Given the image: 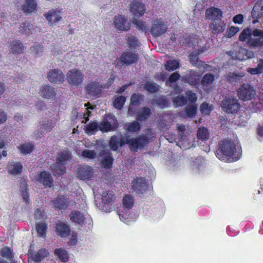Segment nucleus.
<instances>
[{"instance_id": "nucleus-1", "label": "nucleus", "mask_w": 263, "mask_h": 263, "mask_svg": "<svg viewBox=\"0 0 263 263\" xmlns=\"http://www.w3.org/2000/svg\"><path fill=\"white\" fill-rule=\"evenodd\" d=\"M217 157L220 160L231 162L238 160L241 156V148L238 144H235L231 141H225L220 144Z\"/></svg>"}, {"instance_id": "nucleus-2", "label": "nucleus", "mask_w": 263, "mask_h": 263, "mask_svg": "<svg viewBox=\"0 0 263 263\" xmlns=\"http://www.w3.org/2000/svg\"><path fill=\"white\" fill-rule=\"evenodd\" d=\"M148 142V139L145 136H141L138 138H126L123 140L117 136H112L109 141V146L112 151H117L119 147L127 143L133 151L141 149Z\"/></svg>"}, {"instance_id": "nucleus-3", "label": "nucleus", "mask_w": 263, "mask_h": 263, "mask_svg": "<svg viewBox=\"0 0 263 263\" xmlns=\"http://www.w3.org/2000/svg\"><path fill=\"white\" fill-rule=\"evenodd\" d=\"M134 204V200L132 197L125 195L123 199V208L118 210V213L121 221L124 223L130 221V219L134 220L136 216L135 215L132 216L128 214V211L130 209Z\"/></svg>"}, {"instance_id": "nucleus-4", "label": "nucleus", "mask_w": 263, "mask_h": 263, "mask_svg": "<svg viewBox=\"0 0 263 263\" xmlns=\"http://www.w3.org/2000/svg\"><path fill=\"white\" fill-rule=\"evenodd\" d=\"M66 79L69 85L73 87L81 86L83 82L84 73L76 68L69 70L66 75Z\"/></svg>"}, {"instance_id": "nucleus-5", "label": "nucleus", "mask_w": 263, "mask_h": 263, "mask_svg": "<svg viewBox=\"0 0 263 263\" xmlns=\"http://www.w3.org/2000/svg\"><path fill=\"white\" fill-rule=\"evenodd\" d=\"M102 202L99 203L98 206L100 209L106 212H109L114 208L113 202L114 200V196L112 192H105L102 193Z\"/></svg>"}, {"instance_id": "nucleus-6", "label": "nucleus", "mask_w": 263, "mask_h": 263, "mask_svg": "<svg viewBox=\"0 0 263 263\" xmlns=\"http://www.w3.org/2000/svg\"><path fill=\"white\" fill-rule=\"evenodd\" d=\"M118 126V122L115 116H106L99 124L98 127L103 132L115 130Z\"/></svg>"}, {"instance_id": "nucleus-7", "label": "nucleus", "mask_w": 263, "mask_h": 263, "mask_svg": "<svg viewBox=\"0 0 263 263\" xmlns=\"http://www.w3.org/2000/svg\"><path fill=\"white\" fill-rule=\"evenodd\" d=\"M44 16L50 26H57L62 20V12L57 9H52L46 12Z\"/></svg>"}, {"instance_id": "nucleus-8", "label": "nucleus", "mask_w": 263, "mask_h": 263, "mask_svg": "<svg viewBox=\"0 0 263 263\" xmlns=\"http://www.w3.org/2000/svg\"><path fill=\"white\" fill-rule=\"evenodd\" d=\"M70 157V154L69 153L67 152L63 153L58 158L57 162L51 166V170L55 176L62 174L64 172L61 165L66 163Z\"/></svg>"}, {"instance_id": "nucleus-9", "label": "nucleus", "mask_w": 263, "mask_h": 263, "mask_svg": "<svg viewBox=\"0 0 263 263\" xmlns=\"http://www.w3.org/2000/svg\"><path fill=\"white\" fill-rule=\"evenodd\" d=\"M255 94L253 87L248 84L242 85L238 90V98L244 101L251 100Z\"/></svg>"}, {"instance_id": "nucleus-10", "label": "nucleus", "mask_w": 263, "mask_h": 263, "mask_svg": "<svg viewBox=\"0 0 263 263\" xmlns=\"http://www.w3.org/2000/svg\"><path fill=\"white\" fill-rule=\"evenodd\" d=\"M221 107L224 112L228 114L233 113L238 111L239 104L236 98L229 97L222 101Z\"/></svg>"}, {"instance_id": "nucleus-11", "label": "nucleus", "mask_w": 263, "mask_h": 263, "mask_svg": "<svg viewBox=\"0 0 263 263\" xmlns=\"http://www.w3.org/2000/svg\"><path fill=\"white\" fill-rule=\"evenodd\" d=\"M249 46L252 48L263 46V30L255 29L253 30L252 37L249 41Z\"/></svg>"}, {"instance_id": "nucleus-12", "label": "nucleus", "mask_w": 263, "mask_h": 263, "mask_svg": "<svg viewBox=\"0 0 263 263\" xmlns=\"http://www.w3.org/2000/svg\"><path fill=\"white\" fill-rule=\"evenodd\" d=\"M167 29V25L162 18L155 19L153 23L151 32L153 36H158L164 33Z\"/></svg>"}, {"instance_id": "nucleus-13", "label": "nucleus", "mask_w": 263, "mask_h": 263, "mask_svg": "<svg viewBox=\"0 0 263 263\" xmlns=\"http://www.w3.org/2000/svg\"><path fill=\"white\" fill-rule=\"evenodd\" d=\"M70 220L80 225L90 222L89 216L87 214H84L80 212L76 211L71 213L70 215Z\"/></svg>"}, {"instance_id": "nucleus-14", "label": "nucleus", "mask_w": 263, "mask_h": 263, "mask_svg": "<svg viewBox=\"0 0 263 263\" xmlns=\"http://www.w3.org/2000/svg\"><path fill=\"white\" fill-rule=\"evenodd\" d=\"M115 28L119 30H127L130 28V23L124 16L119 15L116 16L114 20Z\"/></svg>"}, {"instance_id": "nucleus-15", "label": "nucleus", "mask_w": 263, "mask_h": 263, "mask_svg": "<svg viewBox=\"0 0 263 263\" xmlns=\"http://www.w3.org/2000/svg\"><path fill=\"white\" fill-rule=\"evenodd\" d=\"M37 180L47 187H51L53 182V179L50 174L46 171L38 173Z\"/></svg>"}, {"instance_id": "nucleus-16", "label": "nucleus", "mask_w": 263, "mask_h": 263, "mask_svg": "<svg viewBox=\"0 0 263 263\" xmlns=\"http://www.w3.org/2000/svg\"><path fill=\"white\" fill-rule=\"evenodd\" d=\"M132 187L134 190L143 193L147 188V183L142 178H137L132 181Z\"/></svg>"}, {"instance_id": "nucleus-17", "label": "nucleus", "mask_w": 263, "mask_h": 263, "mask_svg": "<svg viewBox=\"0 0 263 263\" xmlns=\"http://www.w3.org/2000/svg\"><path fill=\"white\" fill-rule=\"evenodd\" d=\"M138 59L137 54L130 51L123 53L120 58L121 61L126 65H129L136 62Z\"/></svg>"}, {"instance_id": "nucleus-18", "label": "nucleus", "mask_w": 263, "mask_h": 263, "mask_svg": "<svg viewBox=\"0 0 263 263\" xmlns=\"http://www.w3.org/2000/svg\"><path fill=\"white\" fill-rule=\"evenodd\" d=\"M145 10L144 5L138 2L130 4V11L135 16H142Z\"/></svg>"}, {"instance_id": "nucleus-19", "label": "nucleus", "mask_w": 263, "mask_h": 263, "mask_svg": "<svg viewBox=\"0 0 263 263\" xmlns=\"http://www.w3.org/2000/svg\"><path fill=\"white\" fill-rule=\"evenodd\" d=\"M212 32L214 34L222 33L224 31L226 25L221 19H217L212 22L210 26Z\"/></svg>"}, {"instance_id": "nucleus-20", "label": "nucleus", "mask_w": 263, "mask_h": 263, "mask_svg": "<svg viewBox=\"0 0 263 263\" xmlns=\"http://www.w3.org/2000/svg\"><path fill=\"white\" fill-rule=\"evenodd\" d=\"M39 93L42 97L47 99L53 98L55 96L54 89L48 85L42 86L39 89Z\"/></svg>"}, {"instance_id": "nucleus-21", "label": "nucleus", "mask_w": 263, "mask_h": 263, "mask_svg": "<svg viewBox=\"0 0 263 263\" xmlns=\"http://www.w3.org/2000/svg\"><path fill=\"white\" fill-rule=\"evenodd\" d=\"M92 168L88 166L81 167L78 173V177L81 180L90 179L92 177Z\"/></svg>"}, {"instance_id": "nucleus-22", "label": "nucleus", "mask_w": 263, "mask_h": 263, "mask_svg": "<svg viewBox=\"0 0 263 263\" xmlns=\"http://www.w3.org/2000/svg\"><path fill=\"white\" fill-rule=\"evenodd\" d=\"M222 13L221 11L216 8H210L208 9L205 12V15L208 19L211 20H217L221 19Z\"/></svg>"}, {"instance_id": "nucleus-23", "label": "nucleus", "mask_w": 263, "mask_h": 263, "mask_svg": "<svg viewBox=\"0 0 263 263\" xmlns=\"http://www.w3.org/2000/svg\"><path fill=\"white\" fill-rule=\"evenodd\" d=\"M86 90L91 96L97 97L100 93L101 87L98 83L91 82L87 85Z\"/></svg>"}, {"instance_id": "nucleus-24", "label": "nucleus", "mask_w": 263, "mask_h": 263, "mask_svg": "<svg viewBox=\"0 0 263 263\" xmlns=\"http://www.w3.org/2000/svg\"><path fill=\"white\" fill-rule=\"evenodd\" d=\"M48 78L49 80L52 82H58L63 81L64 77L60 70L53 69L48 72Z\"/></svg>"}, {"instance_id": "nucleus-25", "label": "nucleus", "mask_w": 263, "mask_h": 263, "mask_svg": "<svg viewBox=\"0 0 263 263\" xmlns=\"http://www.w3.org/2000/svg\"><path fill=\"white\" fill-rule=\"evenodd\" d=\"M251 15L253 18L263 16V0H260L255 4L251 12Z\"/></svg>"}, {"instance_id": "nucleus-26", "label": "nucleus", "mask_w": 263, "mask_h": 263, "mask_svg": "<svg viewBox=\"0 0 263 263\" xmlns=\"http://www.w3.org/2000/svg\"><path fill=\"white\" fill-rule=\"evenodd\" d=\"M9 50L12 53H20L24 51L25 47L20 41L15 40L10 43Z\"/></svg>"}, {"instance_id": "nucleus-27", "label": "nucleus", "mask_w": 263, "mask_h": 263, "mask_svg": "<svg viewBox=\"0 0 263 263\" xmlns=\"http://www.w3.org/2000/svg\"><path fill=\"white\" fill-rule=\"evenodd\" d=\"M22 9L24 12L27 13L35 12L37 10V3L35 0H26L22 6Z\"/></svg>"}, {"instance_id": "nucleus-28", "label": "nucleus", "mask_w": 263, "mask_h": 263, "mask_svg": "<svg viewBox=\"0 0 263 263\" xmlns=\"http://www.w3.org/2000/svg\"><path fill=\"white\" fill-rule=\"evenodd\" d=\"M57 233L61 237H66L69 234L70 229L68 226L65 223L58 221L57 223Z\"/></svg>"}, {"instance_id": "nucleus-29", "label": "nucleus", "mask_w": 263, "mask_h": 263, "mask_svg": "<svg viewBox=\"0 0 263 263\" xmlns=\"http://www.w3.org/2000/svg\"><path fill=\"white\" fill-rule=\"evenodd\" d=\"M69 202V201L65 197H61L53 201V205L56 208L64 209L68 206Z\"/></svg>"}, {"instance_id": "nucleus-30", "label": "nucleus", "mask_w": 263, "mask_h": 263, "mask_svg": "<svg viewBox=\"0 0 263 263\" xmlns=\"http://www.w3.org/2000/svg\"><path fill=\"white\" fill-rule=\"evenodd\" d=\"M23 165L20 162H13L9 166L8 172L10 174L16 175L21 174Z\"/></svg>"}, {"instance_id": "nucleus-31", "label": "nucleus", "mask_w": 263, "mask_h": 263, "mask_svg": "<svg viewBox=\"0 0 263 263\" xmlns=\"http://www.w3.org/2000/svg\"><path fill=\"white\" fill-rule=\"evenodd\" d=\"M252 35L253 30L249 28H246L240 33L239 36V40L242 42L246 41L248 45L249 46V41L250 40L251 37H252Z\"/></svg>"}, {"instance_id": "nucleus-32", "label": "nucleus", "mask_w": 263, "mask_h": 263, "mask_svg": "<svg viewBox=\"0 0 263 263\" xmlns=\"http://www.w3.org/2000/svg\"><path fill=\"white\" fill-rule=\"evenodd\" d=\"M245 51L244 49L239 48L238 51L236 50L230 51L228 52V54L234 60L242 61L246 59V56L243 54Z\"/></svg>"}, {"instance_id": "nucleus-33", "label": "nucleus", "mask_w": 263, "mask_h": 263, "mask_svg": "<svg viewBox=\"0 0 263 263\" xmlns=\"http://www.w3.org/2000/svg\"><path fill=\"white\" fill-rule=\"evenodd\" d=\"M125 126V129L132 133H138L141 129V125L137 121L127 123Z\"/></svg>"}, {"instance_id": "nucleus-34", "label": "nucleus", "mask_w": 263, "mask_h": 263, "mask_svg": "<svg viewBox=\"0 0 263 263\" xmlns=\"http://www.w3.org/2000/svg\"><path fill=\"white\" fill-rule=\"evenodd\" d=\"M199 74L198 72L191 70L185 77L187 82L192 85L195 84L199 80Z\"/></svg>"}, {"instance_id": "nucleus-35", "label": "nucleus", "mask_w": 263, "mask_h": 263, "mask_svg": "<svg viewBox=\"0 0 263 263\" xmlns=\"http://www.w3.org/2000/svg\"><path fill=\"white\" fill-rule=\"evenodd\" d=\"M151 115V110L148 108L144 107L139 111L137 115L136 119L138 121H144Z\"/></svg>"}, {"instance_id": "nucleus-36", "label": "nucleus", "mask_w": 263, "mask_h": 263, "mask_svg": "<svg viewBox=\"0 0 263 263\" xmlns=\"http://www.w3.org/2000/svg\"><path fill=\"white\" fill-rule=\"evenodd\" d=\"M177 129L179 135L181 138L186 136L192 132L189 126H186L183 124H177Z\"/></svg>"}, {"instance_id": "nucleus-37", "label": "nucleus", "mask_w": 263, "mask_h": 263, "mask_svg": "<svg viewBox=\"0 0 263 263\" xmlns=\"http://www.w3.org/2000/svg\"><path fill=\"white\" fill-rule=\"evenodd\" d=\"M33 29L32 25L30 23L22 24L19 27V32L24 34H29L32 33Z\"/></svg>"}, {"instance_id": "nucleus-38", "label": "nucleus", "mask_w": 263, "mask_h": 263, "mask_svg": "<svg viewBox=\"0 0 263 263\" xmlns=\"http://www.w3.org/2000/svg\"><path fill=\"white\" fill-rule=\"evenodd\" d=\"M54 254L63 262L67 261L69 258L67 252L65 250L61 248L55 249L54 251Z\"/></svg>"}, {"instance_id": "nucleus-39", "label": "nucleus", "mask_w": 263, "mask_h": 263, "mask_svg": "<svg viewBox=\"0 0 263 263\" xmlns=\"http://www.w3.org/2000/svg\"><path fill=\"white\" fill-rule=\"evenodd\" d=\"M113 161V158L111 156V154L108 152L106 155L103 157L101 163L102 166L106 168L111 167Z\"/></svg>"}, {"instance_id": "nucleus-40", "label": "nucleus", "mask_w": 263, "mask_h": 263, "mask_svg": "<svg viewBox=\"0 0 263 263\" xmlns=\"http://www.w3.org/2000/svg\"><path fill=\"white\" fill-rule=\"evenodd\" d=\"M263 70V60L259 59L258 61L257 67L256 68H248V72L251 74H259L262 72Z\"/></svg>"}, {"instance_id": "nucleus-41", "label": "nucleus", "mask_w": 263, "mask_h": 263, "mask_svg": "<svg viewBox=\"0 0 263 263\" xmlns=\"http://www.w3.org/2000/svg\"><path fill=\"white\" fill-rule=\"evenodd\" d=\"M48 254V252L44 249L40 250L32 256L33 260L39 262L43 260Z\"/></svg>"}, {"instance_id": "nucleus-42", "label": "nucleus", "mask_w": 263, "mask_h": 263, "mask_svg": "<svg viewBox=\"0 0 263 263\" xmlns=\"http://www.w3.org/2000/svg\"><path fill=\"white\" fill-rule=\"evenodd\" d=\"M98 126L99 125H98L97 122H91L86 125L85 131L87 134H94L96 132H97Z\"/></svg>"}, {"instance_id": "nucleus-43", "label": "nucleus", "mask_w": 263, "mask_h": 263, "mask_svg": "<svg viewBox=\"0 0 263 263\" xmlns=\"http://www.w3.org/2000/svg\"><path fill=\"white\" fill-rule=\"evenodd\" d=\"M198 139L201 140H205L209 138V133L208 130L205 127H201L198 129L197 134Z\"/></svg>"}, {"instance_id": "nucleus-44", "label": "nucleus", "mask_w": 263, "mask_h": 263, "mask_svg": "<svg viewBox=\"0 0 263 263\" xmlns=\"http://www.w3.org/2000/svg\"><path fill=\"white\" fill-rule=\"evenodd\" d=\"M18 148L22 154L26 155L32 151L33 145L29 143H25L21 145Z\"/></svg>"}, {"instance_id": "nucleus-45", "label": "nucleus", "mask_w": 263, "mask_h": 263, "mask_svg": "<svg viewBox=\"0 0 263 263\" xmlns=\"http://www.w3.org/2000/svg\"><path fill=\"white\" fill-rule=\"evenodd\" d=\"M179 66V62L176 60L168 61L165 65V69L168 71L176 70Z\"/></svg>"}, {"instance_id": "nucleus-46", "label": "nucleus", "mask_w": 263, "mask_h": 263, "mask_svg": "<svg viewBox=\"0 0 263 263\" xmlns=\"http://www.w3.org/2000/svg\"><path fill=\"white\" fill-rule=\"evenodd\" d=\"M214 80V76L212 74H206L201 80V84L203 86H208L213 83Z\"/></svg>"}, {"instance_id": "nucleus-47", "label": "nucleus", "mask_w": 263, "mask_h": 263, "mask_svg": "<svg viewBox=\"0 0 263 263\" xmlns=\"http://www.w3.org/2000/svg\"><path fill=\"white\" fill-rule=\"evenodd\" d=\"M31 52L36 57H39L43 53V47L40 45L32 46L30 48Z\"/></svg>"}, {"instance_id": "nucleus-48", "label": "nucleus", "mask_w": 263, "mask_h": 263, "mask_svg": "<svg viewBox=\"0 0 263 263\" xmlns=\"http://www.w3.org/2000/svg\"><path fill=\"white\" fill-rule=\"evenodd\" d=\"M126 101V98L124 96L117 97L114 102V105L118 109H121Z\"/></svg>"}, {"instance_id": "nucleus-49", "label": "nucleus", "mask_w": 263, "mask_h": 263, "mask_svg": "<svg viewBox=\"0 0 263 263\" xmlns=\"http://www.w3.org/2000/svg\"><path fill=\"white\" fill-rule=\"evenodd\" d=\"M244 76L242 73H230L228 76V78L230 82L232 83L237 82L240 80V79Z\"/></svg>"}, {"instance_id": "nucleus-50", "label": "nucleus", "mask_w": 263, "mask_h": 263, "mask_svg": "<svg viewBox=\"0 0 263 263\" xmlns=\"http://www.w3.org/2000/svg\"><path fill=\"white\" fill-rule=\"evenodd\" d=\"M47 225L44 222H41L36 224V231L39 235L43 236L45 234Z\"/></svg>"}, {"instance_id": "nucleus-51", "label": "nucleus", "mask_w": 263, "mask_h": 263, "mask_svg": "<svg viewBox=\"0 0 263 263\" xmlns=\"http://www.w3.org/2000/svg\"><path fill=\"white\" fill-rule=\"evenodd\" d=\"M197 106L196 105L192 104L189 107H187L185 109L186 117H192L196 114Z\"/></svg>"}, {"instance_id": "nucleus-52", "label": "nucleus", "mask_w": 263, "mask_h": 263, "mask_svg": "<svg viewBox=\"0 0 263 263\" xmlns=\"http://www.w3.org/2000/svg\"><path fill=\"white\" fill-rule=\"evenodd\" d=\"M173 102L176 106H182L186 103V99L183 96H179L174 98Z\"/></svg>"}, {"instance_id": "nucleus-53", "label": "nucleus", "mask_w": 263, "mask_h": 263, "mask_svg": "<svg viewBox=\"0 0 263 263\" xmlns=\"http://www.w3.org/2000/svg\"><path fill=\"white\" fill-rule=\"evenodd\" d=\"M144 87L151 92H154L158 89V86L156 84L152 82L146 83Z\"/></svg>"}, {"instance_id": "nucleus-54", "label": "nucleus", "mask_w": 263, "mask_h": 263, "mask_svg": "<svg viewBox=\"0 0 263 263\" xmlns=\"http://www.w3.org/2000/svg\"><path fill=\"white\" fill-rule=\"evenodd\" d=\"M133 23L138 28L139 30L142 31H145L146 30V27L144 22L141 20H137L136 18H133Z\"/></svg>"}, {"instance_id": "nucleus-55", "label": "nucleus", "mask_w": 263, "mask_h": 263, "mask_svg": "<svg viewBox=\"0 0 263 263\" xmlns=\"http://www.w3.org/2000/svg\"><path fill=\"white\" fill-rule=\"evenodd\" d=\"M200 111L202 114L208 115L212 109V106L209 104L203 103L200 106Z\"/></svg>"}, {"instance_id": "nucleus-56", "label": "nucleus", "mask_w": 263, "mask_h": 263, "mask_svg": "<svg viewBox=\"0 0 263 263\" xmlns=\"http://www.w3.org/2000/svg\"><path fill=\"white\" fill-rule=\"evenodd\" d=\"M239 31L237 27L232 26L226 32V35L228 37H231Z\"/></svg>"}, {"instance_id": "nucleus-57", "label": "nucleus", "mask_w": 263, "mask_h": 263, "mask_svg": "<svg viewBox=\"0 0 263 263\" xmlns=\"http://www.w3.org/2000/svg\"><path fill=\"white\" fill-rule=\"evenodd\" d=\"M82 155L84 157L93 159L96 156V153L92 150L86 149L83 152Z\"/></svg>"}, {"instance_id": "nucleus-58", "label": "nucleus", "mask_w": 263, "mask_h": 263, "mask_svg": "<svg viewBox=\"0 0 263 263\" xmlns=\"http://www.w3.org/2000/svg\"><path fill=\"white\" fill-rule=\"evenodd\" d=\"M186 95L187 99L190 102L192 103H195L196 102L197 96L195 93H194L191 91H187L186 93Z\"/></svg>"}, {"instance_id": "nucleus-59", "label": "nucleus", "mask_w": 263, "mask_h": 263, "mask_svg": "<svg viewBox=\"0 0 263 263\" xmlns=\"http://www.w3.org/2000/svg\"><path fill=\"white\" fill-rule=\"evenodd\" d=\"M1 255L7 258H11L12 256V250L9 248H4L2 249Z\"/></svg>"}, {"instance_id": "nucleus-60", "label": "nucleus", "mask_w": 263, "mask_h": 263, "mask_svg": "<svg viewBox=\"0 0 263 263\" xmlns=\"http://www.w3.org/2000/svg\"><path fill=\"white\" fill-rule=\"evenodd\" d=\"M142 96L139 94H134L130 98V102L133 105H137L139 103Z\"/></svg>"}, {"instance_id": "nucleus-61", "label": "nucleus", "mask_w": 263, "mask_h": 263, "mask_svg": "<svg viewBox=\"0 0 263 263\" xmlns=\"http://www.w3.org/2000/svg\"><path fill=\"white\" fill-rule=\"evenodd\" d=\"M127 42L131 47H135L138 45L139 42L135 36H130L127 39Z\"/></svg>"}, {"instance_id": "nucleus-62", "label": "nucleus", "mask_w": 263, "mask_h": 263, "mask_svg": "<svg viewBox=\"0 0 263 263\" xmlns=\"http://www.w3.org/2000/svg\"><path fill=\"white\" fill-rule=\"evenodd\" d=\"M233 21L236 24H241L243 21V16L240 14H237L233 17Z\"/></svg>"}, {"instance_id": "nucleus-63", "label": "nucleus", "mask_w": 263, "mask_h": 263, "mask_svg": "<svg viewBox=\"0 0 263 263\" xmlns=\"http://www.w3.org/2000/svg\"><path fill=\"white\" fill-rule=\"evenodd\" d=\"M53 127V124L52 123L48 122L47 123H44L42 125V128L46 130L47 132H49L51 130L52 127Z\"/></svg>"}, {"instance_id": "nucleus-64", "label": "nucleus", "mask_w": 263, "mask_h": 263, "mask_svg": "<svg viewBox=\"0 0 263 263\" xmlns=\"http://www.w3.org/2000/svg\"><path fill=\"white\" fill-rule=\"evenodd\" d=\"M7 119V115L2 109H0V124L5 123Z\"/></svg>"}]
</instances>
